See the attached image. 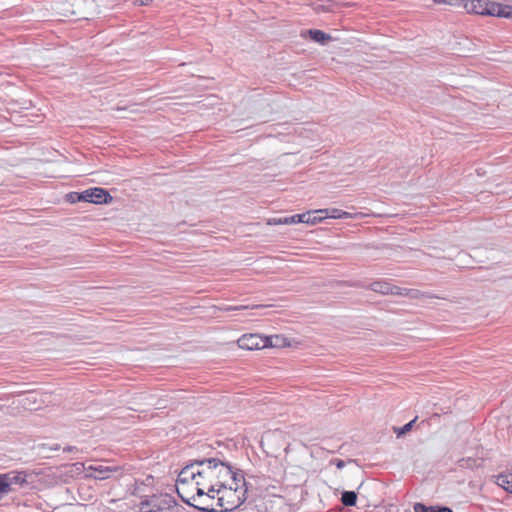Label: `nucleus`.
Instances as JSON below:
<instances>
[{"instance_id": "obj_1", "label": "nucleus", "mask_w": 512, "mask_h": 512, "mask_svg": "<svg viewBox=\"0 0 512 512\" xmlns=\"http://www.w3.org/2000/svg\"><path fill=\"white\" fill-rule=\"evenodd\" d=\"M176 490L184 502L205 512L214 511V501L225 511L234 510L245 502L248 492L243 471L216 458L184 467Z\"/></svg>"}, {"instance_id": "obj_2", "label": "nucleus", "mask_w": 512, "mask_h": 512, "mask_svg": "<svg viewBox=\"0 0 512 512\" xmlns=\"http://www.w3.org/2000/svg\"><path fill=\"white\" fill-rule=\"evenodd\" d=\"M458 6H462L468 13L505 18L512 17V6L488 0H462Z\"/></svg>"}, {"instance_id": "obj_3", "label": "nucleus", "mask_w": 512, "mask_h": 512, "mask_svg": "<svg viewBox=\"0 0 512 512\" xmlns=\"http://www.w3.org/2000/svg\"><path fill=\"white\" fill-rule=\"evenodd\" d=\"M122 469L119 466H105L102 464H95L87 466V474L84 475L86 479L107 480L111 478L114 473L120 472Z\"/></svg>"}, {"instance_id": "obj_4", "label": "nucleus", "mask_w": 512, "mask_h": 512, "mask_svg": "<svg viewBox=\"0 0 512 512\" xmlns=\"http://www.w3.org/2000/svg\"><path fill=\"white\" fill-rule=\"evenodd\" d=\"M237 345L244 350H260L267 348V341L258 333H248L238 338Z\"/></svg>"}, {"instance_id": "obj_5", "label": "nucleus", "mask_w": 512, "mask_h": 512, "mask_svg": "<svg viewBox=\"0 0 512 512\" xmlns=\"http://www.w3.org/2000/svg\"><path fill=\"white\" fill-rule=\"evenodd\" d=\"M83 202H89L97 205L109 204L112 202L113 197L110 193L101 187H93L83 191Z\"/></svg>"}, {"instance_id": "obj_6", "label": "nucleus", "mask_w": 512, "mask_h": 512, "mask_svg": "<svg viewBox=\"0 0 512 512\" xmlns=\"http://www.w3.org/2000/svg\"><path fill=\"white\" fill-rule=\"evenodd\" d=\"M370 288L372 291L384 295H408V292L404 293V291H406L405 289L394 286L391 283L382 280L374 281L370 284Z\"/></svg>"}, {"instance_id": "obj_7", "label": "nucleus", "mask_w": 512, "mask_h": 512, "mask_svg": "<svg viewBox=\"0 0 512 512\" xmlns=\"http://www.w3.org/2000/svg\"><path fill=\"white\" fill-rule=\"evenodd\" d=\"M6 474L11 486L13 484L22 486L27 482V474L24 471H11Z\"/></svg>"}, {"instance_id": "obj_8", "label": "nucleus", "mask_w": 512, "mask_h": 512, "mask_svg": "<svg viewBox=\"0 0 512 512\" xmlns=\"http://www.w3.org/2000/svg\"><path fill=\"white\" fill-rule=\"evenodd\" d=\"M265 340L267 341V347H287L290 346V342L287 338L280 336V335H272L269 337H265Z\"/></svg>"}, {"instance_id": "obj_9", "label": "nucleus", "mask_w": 512, "mask_h": 512, "mask_svg": "<svg viewBox=\"0 0 512 512\" xmlns=\"http://www.w3.org/2000/svg\"><path fill=\"white\" fill-rule=\"evenodd\" d=\"M496 483L508 493H512V473L499 474Z\"/></svg>"}, {"instance_id": "obj_10", "label": "nucleus", "mask_w": 512, "mask_h": 512, "mask_svg": "<svg viewBox=\"0 0 512 512\" xmlns=\"http://www.w3.org/2000/svg\"><path fill=\"white\" fill-rule=\"evenodd\" d=\"M329 218H332V219H347V218H356L360 215H362L361 213H357V214H352L350 212H346V211H343L341 209H337V208H331L329 209Z\"/></svg>"}, {"instance_id": "obj_11", "label": "nucleus", "mask_w": 512, "mask_h": 512, "mask_svg": "<svg viewBox=\"0 0 512 512\" xmlns=\"http://www.w3.org/2000/svg\"><path fill=\"white\" fill-rule=\"evenodd\" d=\"M357 501V495L354 491H345L342 493L341 502L344 506H354Z\"/></svg>"}, {"instance_id": "obj_12", "label": "nucleus", "mask_w": 512, "mask_h": 512, "mask_svg": "<svg viewBox=\"0 0 512 512\" xmlns=\"http://www.w3.org/2000/svg\"><path fill=\"white\" fill-rule=\"evenodd\" d=\"M309 35L315 42L323 43L331 37L321 30H309Z\"/></svg>"}, {"instance_id": "obj_13", "label": "nucleus", "mask_w": 512, "mask_h": 512, "mask_svg": "<svg viewBox=\"0 0 512 512\" xmlns=\"http://www.w3.org/2000/svg\"><path fill=\"white\" fill-rule=\"evenodd\" d=\"M7 474H0V493L6 494L11 491V484L8 480Z\"/></svg>"}, {"instance_id": "obj_14", "label": "nucleus", "mask_w": 512, "mask_h": 512, "mask_svg": "<svg viewBox=\"0 0 512 512\" xmlns=\"http://www.w3.org/2000/svg\"><path fill=\"white\" fill-rule=\"evenodd\" d=\"M305 219V213L302 214H296L289 217H283V222H285V225L290 224H297V223H304Z\"/></svg>"}, {"instance_id": "obj_15", "label": "nucleus", "mask_w": 512, "mask_h": 512, "mask_svg": "<svg viewBox=\"0 0 512 512\" xmlns=\"http://www.w3.org/2000/svg\"><path fill=\"white\" fill-rule=\"evenodd\" d=\"M320 222H322V218H319V216L317 214H314L313 211L305 212V219H304L305 224L316 225Z\"/></svg>"}, {"instance_id": "obj_16", "label": "nucleus", "mask_w": 512, "mask_h": 512, "mask_svg": "<svg viewBox=\"0 0 512 512\" xmlns=\"http://www.w3.org/2000/svg\"><path fill=\"white\" fill-rule=\"evenodd\" d=\"M416 420H417V417H415L413 420H411L409 423L405 424L401 428H396L395 427L394 428V432L397 434L398 437L404 435L405 433L409 432L412 429V427H413L414 423L416 422Z\"/></svg>"}, {"instance_id": "obj_17", "label": "nucleus", "mask_w": 512, "mask_h": 512, "mask_svg": "<svg viewBox=\"0 0 512 512\" xmlns=\"http://www.w3.org/2000/svg\"><path fill=\"white\" fill-rule=\"evenodd\" d=\"M82 195H83V192H80V193L79 192H70L66 195V200L72 204L81 202V201H83Z\"/></svg>"}, {"instance_id": "obj_18", "label": "nucleus", "mask_w": 512, "mask_h": 512, "mask_svg": "<svg viewBox=\"0 0 512 512\" xmlns=\"http://www.w3.org/2000/svg\"><path fill=\"white\" fill-rule=\"evenodd\" d=\"M72 469L77 474H80L82 472H85V474H87V466H85L84 463H80V462L74 463L72 465Z\"/></svg>"}, {"instance_id": "obj_19", "label": "nucleus", "mask_w": 512, "mask_h": 512, "mask_svg": "<svg viewBox=\"0 0 512 512\" xmlns=\"http://www.w3.org/2000/svg\"><path fill=\"white\" fill-rule=\"evenodd\" d=\"M314 214H317L319 218H322V221L326 218H329V208L326 209H318L313 211Z\"/></svg>"}, {"instance_id": "obj_20", "label": "nucleus", "mask_w": 512, "mask_h": 512, "mask_svg": "<svg viewBox=\"0 0 512 512\" xmlns=\"http://www.w3.org/2000/svg\"><path fill=\"white\" fill-rule=\"evenodd\" d=\"M438 4H446V5H459L462 0H433Z\"/></svg>"}, {"instance_id": "obj_21", "label": "nucleus", "mask_w": 512, "mask_h": 512, "mask_svg": "<svg viewBox=\"0 0 512 512\" xmlns=\"http://www.w3.org/2000/svg\"><path fill=\"white\" fill-rule=\"evenodd\" d=\"M267 225H285L283 218H270L266 222Z\"/></svg>"}, {"instance_id": "obj_22", "label": "nucleus", "mask_w": 512, "mask_h": 512, "mask_svg": "<svg viewBox=\"0 0 512 512\" xmlns=\"http://www.w3.org/2000/svg\"><path fill=\"white\" fill-rule=\"evenodd\" d=\"M414 510L416 512H432V508H428V507H426L425 505H423L421 503H417L414 506Z\"/></svg>"}, {"instance_id": "obj_23", "label": "nucleus", "mask_w": 512, "mask_h": 512, "mask_svg": "<svg viewBox=\"0 0 512 512\" xmlns=\"http://www.w3.org/2000/svg\"><path fill=\"white\" fill-rule=\"evenodd\" d=\"M242 309H248V306L241 305V306H227L223 308V311H235V310H242Z\"/></svg>"}, {"instance_id": "obj_24", "label": "nucleus", "mask_w": 512, "mask_h": 512, "mask_svg": "<svg viewBox=\"0 0 512 512\" xmlns=\"http://www.w3.org/2000/svg\"><path fill=\"white\" fill-rule=\"evenodd\" d=\"M338 469H342L345 466V462L341 459H334L331 461Z\"/></svg>"}, {"instance_id": "obj_25", "label": "nucleus", "mask_w": 512, "mask_h": 512, "mask_svg": "<svg viewBox=\"0 0 512 512\" xmlns=\"http://www.w3.org/2000/svg\"><path fill=\"white\" fill-rule=\"evenodd\" d=\"M153 0H135V5L138 6H148L152 3Z\"/></svg>"}, {"instance_id": "obj_26", "label": "nucleus", "mask_w": 512, "mask_h": 512, "mask_svg": "<svg viewBox=\"0 0 512 512\" xmlns=\"http://www.w3.org/2000/svg\"><path fill=\"white\" fill-rule=\"evenodd\" d=\"M174 509H175V510H178L177 506H174V507H173L172 509H170V510H171V511H173Z\"/></svg>"}]
</instances>
